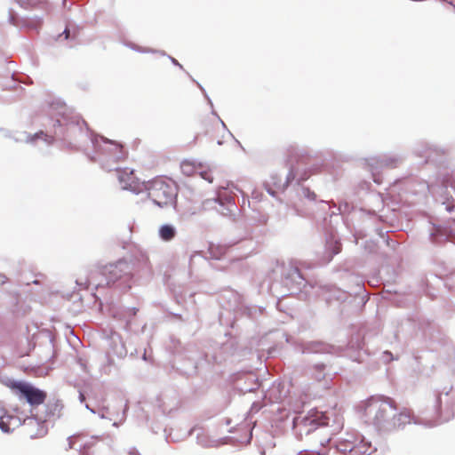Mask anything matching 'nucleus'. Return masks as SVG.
Segmentation results:
<instances>
[{"label": "nucleus", "mask_w": 455, "mask_h": 455, "mask_svg": "<svg viewBox=\"0 0 455 455\" xmlns=\"http://www.w3.org/2000/svg\"><path fill=\"white\" fill-rule=\"evenodd\" d=\"M396 409V403L394 399L384 395H374L365 401L363 416L368 423L380 430H385L389 419V411Z\"/></svg>", "instance_id": "1"}, {"label": "nucleus", "mask_w": 455, "mask_h": 455, "mask_svg": "<svg viewBox=\"0 0 455 455\" xmlns=\"http://www.w3.org/2000/svg\"><path fill=\"white\" fill-rule=\"evenodd\" d=\"M149 198L160 207L171 204L177 196L176 182L167 176H156L153 180L142 182Z\"/></svg>", "instance_id": "2"}, {"label": "nucleus", "mask_w": 455, "mask_h": 455, "mask_svg": "<svg viewBox=\"0 0 455 455\" xmlns=\"http://www.w3.org/2000/svg\"><path fill=\"white\" fill-rule=\"evenodd\" d=\"M102 274L108 286L116 287L124 291L130 290L132 286V267L124 260L104 266Z\"/></svg>", "instance_id": "3"}, {"label": "nucleus", "mask_w": 455, "mask_h": 455, "mask_svg": "<svg viewBox=\"0 0 455 455\" xmlns=\"http://www.w3.org/2000/svg\"><path fill=\"white\" fill-rule=\"evenodd\" d=\"M103 145L100 146L102 163L110 166L124 162L129 156L127 148L120 142L101 138Z\"/></svg>", "instance_id": "4"}, {"label": "nucleus", "mask_w": 455, "mask_h": 455, "mask_svg": "<svg viewBox=\"0 0 455 455\" xmlns=\"http://www.w3.org/2000/svg\"><path fill=\"white\" fill-rule=\"evenodd\" d=\"M68 447L79 451L80 455H95L100 451V439L84 434H76L68 437Z\"/></svg>", "instance_id": "5"}, {"label": "nucleus", "mask_w": 455, "mask_h": 455, "mask_svg": "<svg viewBox=\"0 0 455 455\" xmlns=\"http://www.w3.org/2000/svg\"><path fill=\"white\" fill-rule=\"evenodd\" d=\"M12 388L14 390L16 395L20 398H25L32 406L44 403L46 398V394L44 391L27 383H14Z\"/></svg>", "instance_id": "6"}, {"label": "nucleus", "mask_w": 455, "mask_h": 455, "mask_svg": "<svg viewBox=\"0 0 455 455\" xmlns=\"http://www.w3.org/2000/svg\"><path fill=\"white\" fill-rule=\"evenodd\" d=\"M117 177L123 188L140 193L143 189L142 183L135 177L133 170L118 169Z\"/></svg>", "instance_id": "7"}, {"label": "nucleus", "mask_w": 455, "mask_h": 455, "mask_svg": "<svg viewBox=\"0 0 455 455\" xmlns=\"http://www.w3.org/2000/svg\"><path fill=\"white\" fill-rule=\"evenodd\" d=\"M413 419V411L411 409L403 408L397 414H395L391 419H388L385 427L386 431H395L403 428L411 424Z\"/></svg>", "instance_id": "8"}, {"label": "nucleus", "mask_w": 455, "mask_h": 455, "mask_svg": "<svg viewBox=\"0 0 455 455\" xmlns=\"http://www.w3.org/2000/svg\"><path fill=\"white\" fill-rule=\"evenodd\" d=\"M62 407V404L59 402L48 403L46 404L45 415L43 417H38V419L45 422L60 418Z\"/></svg>", "instance_id": "9"}, {"label": "nucleus", "mask_w": 455, "mask_h": 455, "mask_svg": "<svg viewBox=\"0 0 455 455\" xmlns=\"http://www.w3.org/2000/svg\"><path fill=\"white\" fill-rule=\"evenodd\" d=\"M19 419L12 415L5 414L0 417V428L5 433H9L18 426Z\"/></svg>", "instance_id": "10"}, {"label": "nucleus", "mask_w": 455, "mask_h": 455, "mask_svg": "<svg viewBox=\"0 0 455 455\" xmlns=\"http://www.w3.org/2000/svg\"><path fill=\"white\" fill-rule=\"evenodd\" d=\"M202 169V164L190 160H184L180 164L182 173L187 176H193L197 173L198 169Z\"/></svg>", "instance_id": "11"}, {"label": "nucleus", "mask_w": 455, "mask_h": 455, "mask_svg": "<svg viewBox=\"0 0 455 455\" xmlns=\"http://www.w3.org/2000/svg\"><path fill=\"white\" fill-rule=\"evenodd\" d=\"M159 235L164 241H171L175 237L176 230L171 225H164L159 229Z\"/></svg>", "instance_id": "12"}, {"label": "nucleus", "mask_w": 455, "mask_h": 455, "mask_svg": "<svg viewBox=\"0 0 455 455\" xmlns=\"http://www.w3.org/2000/svg\"><path fill=\"white\" fill-rule=\"evenodd\" d=\"M38 139L44 140L48 144H52L54 140L53 136L48 135L44 133L43 131H40L33 135H30L28 138V141L33 143Z\"/></svg>", "instance_id": "13"}, {"label": "nucleus", "mask_w": 455, "mask_h": 455, "mask_svg": "<svg viewBox=\"0 0 455 455\" xmlns=\"http://www.w3.org/2000/svg\"><path fill=\"white\" fill-rule=\"evenodd\" d=\"M202 179L207 180L209 183H212L213 180V173L212 171L208 167L202 164V169L197 170V173Z\"/></svg>", "instance_id": "14"}, {"label": "nucleus", "mask_w": 455, "mask_h": 455, "mask_svg": "<svg viewBox=\"0 0 455 455\" xmlns=\"http://www.w3.org/2000/svg\"><path fill=\"white\" fill-rule=\"evenodd\" d=\"M199 443L205 448L219 447L220 443L218 440H209L202 435L198 437Z\"/></svg>", "instance_id": "15"}, {"label": "nucleus", "mask_w": 455, "mask_h": 455, "mask_svg": "<svg viewBox=\"0 0 455 455\" xmlns=\"http://www.w3.org/2000/svg\"><path fill=\"white\" fill-rule=\"evenodd\" d=\"M208 126L209 129H206L205 133L210 135L212 140H215L217 138L214 136V132L220 130V125L218 122H214Z\"/></svg>", "instance_id": "16"}, {"label": "nucleus", "mask_w": 455, "mask_h": 455, "mask_svg": "<svg viewBox=\"0 0 455 455\" xmlns=\"http://www.w3.org/2000/svg\"><path fill=\"white\" fill-rule=\"evenodd\" d=\"M64 34H65V37H66V38H68V36H69V30H68V28H66V29L64 30Z\"/></svg>", "instance_id": "17"}, {"label": "nucleus", "mask_w": 455, "mask_h": 455, "mask_svg": "<svg viewBox=\"0 0 455 455\" xmlns=\"http://www.w3.org/2000/svg\"><path fill=\"white\" fill-rule=\"evenodd\" d=\"M320 424H321V425H326V424H327V422H326V421H323V422H321Z\"/></svg>", "instance_id": "18"}, {"label": "nucleus", "mask_w": 455, "mask_h": 455, "mask_svg": "<svg viewBox=\"0 0 455 455\" xmlns=\"http://www.w3.org/2000/svg\"><path fill=\"white\" fill-rule=\"evenodd\" d=\"M132 455H138V454H132Z\"/></svg>", "instance_id": "19"}]
</instances>
